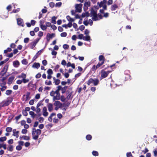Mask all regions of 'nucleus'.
Returning a JSON list of instances; mask_svg holds the SVG:
<instances>
[{
	"label": "nucleus",
	"instance_id": "obj_1",
	"mask_svg": "<svg viewBox=\"0 0 157 157\" xmlns=\"http://www.w3.org/2000/svg\"><path fill=\"white\" fill-rule=\"evenodd\" d=\"M51 96L53 97V100L55 101L56 100H59L60 99V94L58 90L55 91H52L50 93Z\"/></svg>",
	"mask_w": 157,
	"mask_h": 157
},
{
	"label": "nucleus",
	"instance_id": "obj_2",
	"mask_svg": "<svg viewBox=\"0 0 157 157\" xmlns=\"http://www.w3.org/2000/svg\"><path fill=\"white\" fill-rule=\"evenodd\" d=\"M41 133V131L39 129H36L35 128H33V129L32 135L33 137V138L35 140H36L38 137V136Z\"/></svg>",
	"mask_w": 157,
	"mask_h": 157
},
{
	"label": "nucleus",
	"instance_id": "obj_3",
	"mask_svg": "<svg viewBox=\"0 0 157 157\" xmlns=\"http://www.w3.org/2000/svg\"><path fill=\"white\" fill-rule=\"evenodd\" d=\"M99 83V81L98 79H93L92 78H90L88 81L87 84L88 85H90L93 83L94 85H97Z\"/></svg>",
	"mask_w": 157,
	"mask_h": 157
},
{
	"label": "nucleus",
	"instance_id": "obj_4",
	"mask_svg": "<svg viewBox=\"0 0 157 157\" xmlns=\"http://www.w3.org/2000/svg\"><path fill=\"white\" fill-rule=\"evenodd\" d=\"M82 4H77L75 6V11L78 13H81L82 11Z\"/></svg>",
	"mask_w": 157,
	"mask_h": 157
},
{
	"label": "nucleus",
	"instance_id": "obj_5",
	"mask_svg": "<svg viewBox=\"0 0 157 157\" xmlns=\"http://www.w3.org/2000/svg\"><path fill=\"white\" fill-rule=\"evenodd\" d=\"M0 103L2 104V107L6 106L9 105L10 104V100L9 99H8L6 100H5L3 101Z\"/></svg>",
	"mask_w": 157,
	"mask_h": 157
},
{
	"label": "nucleus",
	"instance_id": "obj_6",
	"mask_svg": "<svg viewBox=\"0 0 157 157\" xmlns=\"http://www.w3.org/2000/svg\"><path fill=\"white\" fill-rule=\"evenodd\" d=\"M54 105L56 106L55 108V110H57L62 106V104L59 101H56L54 103Z\"/></svg>",
	"mask_w": 157,
	"mask_h": 157
},
{
	"label": "nucleus",
	"instance_id": "obj_7",
	"mask_svg": "<svg viewBox=\"0 0 157 157\" xmlns=\"http://www.w3.org/2000/svg\"><path fill=\"white\" fill-rule=\"evenodd\" d=\"M17 21L18 25L21 26L22 27H24L25 26V24L22 19L18 18L17 19Z\"/></svg>",
	"mask_w": 157,
	"mask_h": 157
},
{
	"label": "nucleus",
	"instance_id": "obj_8",
	"mask_svg": "<svg viewBox=\"0 0 157 157\" xmlns=\"http://www.w3.org/2000/svg\"><path fill=\"white\" fill-rule=\"evenodd\" d=\"M90 5V1L86 2L84 5L83 9L84 10H86L88 8V7H89Z\"/></svg>",
	"mask_w": 157,
	"mask_h": 157
},
{
	"label": "nucleus",
	"instance_id": "obj_9",
	"mask_svg": "<svg viewBox=\"0 0 157 157\" xmlns=\"http://www.w3.org/2000/svg\"><path fill=\"white\" fill-rule=\"evenodd\" d=\"M109 71L106 72L104 70H102L101 71V77L103 78H105L106 77Z\"/></svg>",
	"mask_w": 157,
	"mask_h": 157
},
{
	"label": "nucleus",
	"instance_id": "obj_10",
	"mask_svg": "<svg viewBox=\"0 0 157 157\" xmlns=\"http://www.w3.org/2000/svg\"><path fill=\"white\" fill-rule=\"evenodd\" d=\"M43 112V115L44 117H47L48 114V113L47 112V109L46 107H43L42 110Z\"/></svg>",
	"mask_w": 157,
	"mask_h": 157
},
{
	"label": "nucleus",
	"instance_id": "obj_11",
	"mask_svg": "<svg viewBox=\"0 0 157 157\" xmlns=\"http://www.w3.org/2000/svg\"><path fill=\"white\" fill-rule=\"evenodd\" d=\"M107 3V1L106 0H103L101 1L100 2H98L97 4L99 5V7L101 8L104 6L105 4Z\"/></svg>",
	"mask_w": 157,
	"mask_h": 157
},
{
	"label": "nucleus",
	"instance_id": "obj_12",
	"mask_svg": "<svg viewBox=\"0 0 157 157\" xmlns=\"http://www.w3.org/2000/svg\"><path fill=\"white\" fill-rule=\"evenodd\" d=\"M30 93L28 92L24 95L23 99L25 101L29 100L30 99L29 96Z\"/></svg>",
	"mask_w": 157,
	"mask_h": 157
},
{
	"label": "nucleus",
	"instance_id": "obj_13",
	"mask_svg": "<svg viewBox=\"0 0 157 157\" xmlns=\"http://www.w3.org/2000/svg\"><path fill=\"white\" fill-rule=\"evenodd\" d=\"M55 34L54 33H52V34L48 33L47 35L46 39H52L55 37Z\"/></svg>",
	"mask_w": 157,
	"mask_h": 157
},
{
	"label": "nucleus",
	"instance_id": "obj_14",
	"mask_svg": "<svg viewBox=\"0 0 157 157\" xmlns=\"http://www.w3.org/2000/svg\"><path fill=\"white\" fill-rule=\"evenodd\" d=\"M97 10H95L93 8H92L90 10V16L92 17L97 14Z\"/></svg>",
	"mask_w": 157,
	"mask_h": 157
},
{
	"label": "nucleus",
	"instance_id": "obj_15",
	"mask_svg": "<svg viewBox=\"0 0 157 157\" xmlns=\"http://www.w3.org/2000/svg\"><path fill=\"white\" fill-rule=\"evenodd\" d=\"M13 136H16L17 138L18 137V133L19 132L17 130L15 129H14L13 130Z\"/></svg>",
	"mask_w": 157,
	"mask_h": 157
},
{
	"label": "nucleus",
	"instance_id": "obj_16",
	"mask_svg": "<svg viewBox=\"0 0 157 157\" xmlns=\"http://www.w3.org/2000/svg\"><path fill=\"white\" fill-rule=\"evenodd\" d=\"M40 66V64L38 63H34L32 65V67L34 68L38 69Z\"/></svg>",
	"mask_w": 157,
	"mask_h": 157
},
{
	"label": "nucleus",
	"instance_id": "obj_17",
	"mask_svg": "<svg viewBox=\"0 0 157 157\" xmlns=\"http://www.w3.org/2000/svg\"><path fill=\"white\" fill-rule=\"evenodd\" d=\"M118 8V6L117 4H114L111 6V10L112 11H114L116 10Z\"/></svg>",
	"mask_w": 157,
	"mask_h": 157
},
{
	"label": "nucleus",
	"instance_id": "obj_18",
	"mask_svg": "<svg viewBox=\"0 0 157 157\" xmlns=\"http://www.w3.org/2000/svg\"><path fill=\"white\" fill-rule=\"evenodd\" d=\"M48 110L49 111H51L53 109V105L52 104L50 103H49L48 105Z\"/></svg>",
	"mask_w": 157,
	"mask_h": 157
},
{
	"label": "nucleus",
	"instance_id": "obj_19",
	"mask_svg": "<svg viewBox=\"0 0 157 157\" xmlns=\"http://www.w3.org/2000/svg\"><path fill=\"white\" fill-rule=\"evenodd\" d=\"M92 17V19L94 21H96L99 20V19L98 17L97 14Z\"/></svg>",
	"mask_w": 157,
	"mask_h": 157
},
{
	"label": "nucleus",
	"instance_id": "obj_20",
	"mask_svg": "<svg viewBox=\"0 0 157 157\" xmlns=\"http://www.w3.org/2000/svg\"><path fill=\"white\" fill-rule=\"evenodd\" d=\"M56 114L55 113H52L50 116L48 117V120L50 121L51 122L52 120V118L53 117V116H55Z\"/></svg>",
	"mask_w": 157,
	"mask_h": 157
},
{
	"label": "nucleus",
	"instance_id": "obj_21",
	"mask_svg": "<svg viewBox=\"0 0 157 157\" xmlns=\"http://www.w3.org/2000/svg\"><path fill=\"white\" fill-rule=\"evenodd\" d=\"M57 18V17L55 16L53 17L52 18L51 22L53 24H56V20Z\"/></svg>",
	"mask_w": 157,
	"mask_h": 157
},
{
	"label": "nucleus",
	"instance_id": "obj_22",
	"mask_svg": "<svg viewBox=\"0 0 157 157\" xmlns=\"http://www.w3.org/2000/svg\"><path fill=\"white\" fill-rule=\"evenodd\" d=\"M67 20L69 22H73L75 20L72 18H71L69 16H67L66 17Z\"/></svg>",
	"mask_w": 157,
	"mask_h": 157
},
{
	"label": "nucleus",
	"instance_id": "obj_23",
	"mask_svg": "<svg viewBox=\"0 0 157 157\" xmlns=\"http://www.w3.org/2000/svg\"><path fill=\"white\" fill-rule=\"evenodd\" d=\"M19 62L18 61H15L13 62V65L14 67H17L19 65Z\"/></svg>",
	"mask_w": 157,
	"mask_h": 157
},
{
	"label": "nucleus",
	"instance_id": "obj_24",
	"mask_svg": "<svg viewBox=\"0 0 157 157\" xmlns=\"http://www.w3.org/2000/svg\"><path fill=\"white\" fill-rule=\"evenodd\" d=\"M26 75L24 73H22L21 75H19L18 77L19 78H22V79H24V78H26Z\"/></svg>",
	"mask_w": 157,
	"mask_h": 157
},
{
	"label": "nucleus",
	"instance_id": "obj_25",
	"mask_svg": "<svg viewBox=\"0 0 157 157\" xmlns=\"http://www.w3.org/2000/svg\"><path fill=\"white\" fill-rule=\"evenodd\" d=\"M6 136H3L0 138V142H2L6 140Z\"/></svg>",
	"mask_w": 157,
	"mask_h": 157
},
{
	"label": "nucleus",
	"instance_id": "obj_26",
	"mask_svg": "<svg viewBox=\"0 0 157 157\" xmlns=\"http://www.w3.org/2000/svg\"><path fill=\"white\" fill-rule=\"evenodd\" d=\"M54 82L55 83V84L58 85L59 84L60 81L59 79L54 78Z\"/></svg>",
	"mask_w": 157,
	"mask_h": 157
},
{
	"label": "nucleus",
	"instance_id": "obj_27",
	"mask_svg": "<svg viewBox=\"0 0 157 157\" xmlns=\"http://www.w3.org/2000/svg\"><path fill=\"white\" fill-rule=\"evenodd\" d=\"M29 114L31 116V117L33 118H34L36 114H35L34 113L33 111H30L29 113Z\"/></svg>",
	"mask_w": 157,
	"mask_h": 157
},
{
	"label": "nucleus",
	"instance_id": "obj_28",
	"mask_svg": "<svg viewBox=\"0 0 157 157\" xmlns=\"http://www.w3.org/2000/svg\"><path fill=\"white\" fill-rule=\"evenodd\" d=\"M104 63L103 61H102L101 62H99L98 64L96 65V68H98L101 66Z\"/></svg>",
	"mask_w": 157,
	"mask_h": 157
},
{
	"label": "nucleus",
	"instance_id": "obj_29",
	"mask_svg": "<svg viewBox=\"0 0 157 157\" xmlns=\"http://www.w3.org/2000/svg\"><path fill=\"white\" fill-rule=\"evenodd\" d=\"M99 60L100 61V62H101L102 61H103V63H104V58L102 56H100L99 57Z\"/></svg>",
	"mask_w": 157,
	"mask_h": 157
},
{
	"label": "nucleus",
	"instance_id": "obj_30",
	"mask_svg": "<svg viewBox=\"0 0 157 157\" xmlns=\"http://www.w3.org/2000/svg\"><path fill=\"white\" fill-rule=\"evenodd\" d=\"M62 3L61 2H59L56 3L55 4V6L56 7H60L61 6Z\"/></svg>",
	"mask_w": 157,
	"mask_h": 157
},
{
	"label": "nucleus",
	"instance_id": "obj_31",
	"mask_svg": "<svg viewBox=\"0 0 157 157\" xmlns=\"http://www.w3.org/2000/svg\"><path fill=\"white\" fill-rule=\"evenodd\" d=\"M40 27L41 29L43 30H46L47 29V27L46 25H42L40 26Z\"/></svg>",
	"mask_w": 157,
	"mask_h": 157
},
{
	"label": "nucleus",
	"instance_id": "obj_32",
	"mask_svg": "<svg viewBox=\"0 0 157 157\" xmlns=\"http://www.w3.org/2000/svg\"><path fill=\"white\" fill-rule=\"evenodd\" d=\"M8 66H7V65L5 66L2 70L4 71V72H6L7 70V69L8 68Z\"/></svg>",
	"mask_w": 157,
	"mask_h": 157
},
{
	"label": "nucleus",
	"instance_id": "obj_33",
	"mask_svg": "<svg viewBox=\"0 0 157 157\" xmlns=\"http://www.w3.org/2000/svg\"><path fill=\"white\" fill-rule=\"evenodd\" d=\"M22 63L23 64L26 65L28 63V62L25 59H23L21 61Z\"/></svg>",
	"mask_w": 157,
	"mask_h": 157
},
{
	"label": "nucleus",
	"instance_id": "obj_34",
	"mask_svg": "<svg viewBox=\"0 0 157 157\" xmlns=\"http://www.w3.org/2000/svg\"><path fill=\"white\" fill-rule=\"evenodd\" d=\"M47 72L48 75H51L53 73V71H52V70L51 69H48L47 71Z\"/></svg>",
	"mask_w": 157,
	"mask_h": 157
},
{
	"label": "nucleus",
	"instance_id": "obj_35",
	"mask_svg": "<svg viewBox=\"0 0 157 157\" xmlns=\"http://www.w3.org/2000/svg\"><path fill=\"white\" fill-rule=\"evenodd\" d=\"M27 132V130L25 129H22L21 131V133L23 134H26Z\"/></svg>",
	"mask_w": 157,
	"mask_h": 157
},
{
	"label": "nucleus",
	"instance_id": "obj_36",
	"mask_svg": "<svg viewBox=\"0 0 157 157\" xmlns=\"http://www.w3.org/2000/svg\"><path fill=\"white\" fill-rule=\"evenodd\" d=\"M67 35V33L66 32H63L61 33L60 36L62 37H66Z\"/></svg>",
	"mask_w": 157,
	"mask_h": 157
},
{
	"label": "nucleus",
	"instance_id": "obj_37",
	"mask_svg": "<svg viewBox=\"0 0 157 157\" xmlns=\"http://www.w3.org/2000/svg\"><path fill=\"white\" fill-rule=\"evenodd\" d=\"M55 5V3L53 2H51L49 3L50 6L52 8H53L54 6Z\"/></svg>",
	"mask_w": 157,
	"mask_h": 157
},
{
	"label": "nucleus",
	"instance_id": "obj_38",
	"mask_svg": "<svg viewBox=\"0 0 157 157\" xmlns=\"http://www.w3.org/2000/svg\"><path fill=\"white\" fill-rule=\"evenodd\" d=\"M98 17L99 19V20L100 19H102L103 18V16L100 13H98V14H97Z\"/></svg>",
	"mask_w": 157,
	"mask_h": 157
},
{
	"label": "nucleus",
	"instance_id": "obj_39",
	"mask_svg": "<svg viewBox=\"0 0 157 157\" xmlns=\"http://www.w3.org/2000/svg\"><path fill=\"white\" fill-rule=\"evenodd\" d=\"M38 120L40 123H42L44 121V118L42 117H40L39 118Z\"/></svg>",
	"mask_w": 157,
	"mask_h": 157
},
{
	"label": "nucleus",
	"instance_id": "obj_40",
	"mask_svg": "<svg viewBox=\"0 0 157 157\" xmlns=\"http://www.w3.org/2000/svg\"><path fill=\"white\" fill-rule=\"evenodd\" d=\"M22 82L24 83H26L28 82L29 81V80L28 79H26V78H24L23 79H22Z\"/></svg>",
	"mask_w": 157,
	"mask_h": 157
},
{
	"label": "nucleus",
	"instance_id": "obj_41",
	"mask_svg": "<svg viewBox=\"0 0 157 157\" xmlns=\"http://www.w3.org/2000/svg\"><path fill=\"white\" fill-rule=\"evenodd\" d=\"M36 21L35 20H32L31 21V24L32 25L34 26L35 25Z\"/></svg>",
	"mask_w": 157,
	"mask_h": 157
},
{
	"label": "nucleus",
	"instance_id": "obj_42",
	"mask_svg": "<svg viewBox=\"0 0 157 157\" xmlns=\"http://www.w3.org/2000/svg\"><path fill=\"white\" fill-rule=\"evenodd\" d=\"M61 64L63 66H65L67 65L66 62L64 60H62L61 62Z\"/></svg>",
	"mask_w": 157,
	"mask_h": 157
},
{
	"label": "nucleus",
	"instance_id": "obj_43",
	"mask_svg": "<svg viewBox=\"0 0 157 157\" xmlns=\"http://www.w3.org/2000/svg\"><path fill=\"white\" fill-rule=\"evenodd\" d=\"M22 113L23 115L25 116H26L28 115L27 113L25 110H23L22 111Z\"/></svg>",
	"mask_w": 157,
	"mask_h": 157
},
{
	"label": "nucleus",
	"instance_id": "obj_44",
	"mask_svg": "<svg viewBox=\"0 0 157 157\" xmlns=\"http://www.w3.org/2000/svg\"><path fill=\"white\" fill-rule=\"evenodd\" d=\"M85 28L83 25H81L79 27V29L81 31H82Z\"/></svg>",
	"mask_w": 157,
	"mask_h": 157
},
{
	"label": "nucleus",
	"instance_id": "obj_45",
	"mask_svg": "<svg viewBox=\"0 0 157 157\" xmlns=\"http://www.w3.org/2000/svg\"><path fill=\"white\" fill-rule=\"evenodd\" d=\"M51 25H52L51 23L48 22H46V25L47 26V27L51 26Z\"/></svg>",
	"mask_w": 157,
	"mask_h": 157
},
{
	"label": "nucleus",
	"instance_id": "obj_46",
	"mask_svg": "<svg viewBox=\"0 0 157 157\" xmlns=\"http://www.w3.org/2000/svg\"><path fill=\"white\" fill-rule=\"evenodd\" d=\"M63 75L64 76V77L66 78H68L69 76V75L68 73H64V74H63Z\"/></svg>",
	"mask_w": 157,
	"mask_h": 157
},
{
	"label": "nucleus",
	"instance_id": "obj_47",
	"mask_svg": "<svg viewBox=\"0 0 157 157\" xmlns=\"http://www.w3.org/2000/svg\"><path fill=\"white\" fill-rule=\"evenodd\" d=\"M42 63L44 66H46L47 64V62L46 60H44L42 61Z\"/></svg>",
	"mask_w": 157,
	"mask_h": 157
},
{
	"label": "nucleus",
	"instance_id": "obj_48",
	"mask_svg": "<svg viewBox=\"0 0 157 157\" xmlns=\"http://www.w3.org/2000/svg\"><path fill=\"white\" fill-rule=\"evenodd\" d=\"M83 39H90V36L88 35H86L83 38Z\"/></svg>",
	"mask_w": 157,
	"mask_h": 157
},
{
	"label": "nucleus",
	"instance_id": "obj_49",
	"mask_svg": "<svg viewBox=\"0 0 157 157\" xmlns=\"http://www.w3.org/2000/svg\"><path fill=\"white\" fill-rule=\"evenodd\" d=\"M92 138L91 136L90 135H87L86 136V139L88 140H90Z\"/></svg>",
	"mask_w": 157,
	"mask_h": 157
},
{
	"label": "nucleus",
	"instance_id": "obj_50",
	"mask_svg": "<svg viewBox=\"0 0 157 157\" xmlns=\"http://www.w3.org/2000/svg\"><path fill=\"white\" fill-rule=\"evenodd\" d=\"M22 148V147L21 146L19 145L17 146L16 147V149L18 150H21Z\"/></svg>",
	"mask_w": 157,
	"mask_h": 157
},
{
	"label": "nucleus",
	"instance_id": "obj_51",
	"mask_svg": "<svg viewBox=\"0 0 157 157\" xmlns=\"http://www.w3.org/2000/svg\"><path fill=\"white\" fill-rule=\"evenodd\" d=\"M51 27L54 30H56L57 29V27L54 25H52Z\"/></svg>",
	"mask_w": 157,
	"mask_h": 157
},
{
	"label": "nucleus",
	"instance_id": "obj_52",
	"mask_svg": "<svg viewBox=\"0 0 157 157\" xmlns=\"http://www.w3.org/2000/svg\"><path fill=\"white\" fill-rule=\"evenodd\" d=\"M92 154L93 155L95 156H97L98 155V152L95 151H94L92 152Z\"/></svg>",
	"mask_w": 157,
	"mask_h": 157
},
{
	"label": "nucleus",
	"instance_id": "obj_53",
	"mask_svg": "<svg viewBox=\"0 0 157 157\" xmlns=\"http://www.w3.org/2000/svg\"><path fill=\"white\" fill-rule=\"evenodd\" d=\"M113 0H109L107 3V4L108 5H112L113 3Z\"/></svg>",
	"mask_w": 157,
	"mask_h": 157
},
{
	"label": "nucleus",
	"instance_id": "obj_54",
	"mask_svg": "<svg viewBox=\"0 0 157 157\" xmlns=\"http://www.w3.org/2000/svg\"><path fill=\"white\" fill-rule=\"evenodd\" d=\"M38 34L39 36L41 37L43 36V33L42 32L40 31L38 32Z\"/></svg>",
	"mask_w": 157,
	"mask_h": 157
},
{
	"label": "nucleus",
	"instance_id": "obj_55",
	"mask_svg": "<svg viewBox=\"0 0 157 157\" xmlns=\"http://www.w3.org/2000/svg\"><path fill=\"white\" fill-rule=\"evenodd\" d=\"M22 138L24 139L28 140L29 139V137L26 136H22Z\"/></svg>",
	"mask_w": 157,
	"mask_h": 157
},
{
	"label": "nucleus",
	"instance_id": "obj_56",
	"mask_svg": "<svg viewBox=\"0 0 157 157\" xmlns=\"http://www.w3.org/2000/svg\"><path fill=\"white\" fill-rule=\"evenodd\" d=\"M57 54V52L54 51L52 50V54L53 56H56Z\"/></svg>",
	"mask_w": 157,
	"mask_h": 157
},
{
	"label": "nucleus",
	"instance_id": "obj_57",
	"mask_svg": "<svg viewBox=\"0 0 157 157\" xmlns=\"http://www.w3.org/2000/svg\"><path fill=\"white\" fill-rule=\"evenodd\" d=\"M19 10H20V9L19 8H18L16 10H13V12H12L11 13H17V12H18V11H19Z\"/></svg>",
	"mask_w": 157,
	"mask_h": 157
},
{
	"label": "nucleus",
	"instance_id": "obj_58",
	"mask_svg": "<svg viewBox=\"0 0 157 157\" xmlns=\"http://www.w3.org/2000/svg\"><path fill=\"white\" fill-rule=\"evenodd\" d=\"M68 45L66 44H64L63 45V48L65 49H67L68 48Z\"/></svg>",
	"mask_w": 157,
	"mask_h": 157
},
{
	"label": "nucleus",
	"instance_id": "obj_59",
	"mask_svg": "<svg viewBox=\"0 0 157 157\" xmlns=\"http://www.w3.org/2000/svg\"><path fill=\"white\" fill-rule=\"evenodd\" d=\"M83 23L84 25L86 26H87L89 24V23L88 22V21L87 20L86 21H84Z\"/></svg>",
	"mask_w": 157,
	"mask_h": 157
},
{
	"label": "nucleus",
	"instance_id": "obj_60",
	"mask_svg": "<svg viewBox=\"0 0 157 157\" xmlns=\"http://www.w3.org/2000/svg\"><path fill=\"white\" fill-rule=\"evenodd\" d=\"M6 78V77H0V80L2 82H3Z\"/></svg>",
	"mask_w": 157,
	"mask_h": 157
},
{
	"label": "nucleus",
	"instance_id": "obj_61",
	"mask_svg": "<svg viewBox=\"0 0 157 157\" xmlns=\"http://www.w3.org/2000/svg\"><path fill=\"white\" fill-rule=\"evenodd\" d=\"M154 155L155 156H157V151L156 149H155L153 151Z\"/></svg>",
	"mask_w": 157,
	"mask_h": 157
},
{
	"label": "nucleus",
	"instance_id": "obj_62",
	"mask_svg": "<svg viewBox=\"0 0 157 157\" xmlns=\"http://www.w3.org/2000/svg\"><path fill=\"white\" fill-rule=\"evenodd\" d=\"M58 29L59 32H62L63 31V28L61 26H59L58 27Z\"/></svg>",
	"mask_w": 157,
	"mask_h": 157
},
{
	"label": "nucleus",
	"instance_id": "obj_63",
	"mask_svg": "<svg viewBox=\"0 0 157 157\" xmlns=\"http://www.w3.org/2000/svg\"><path fill=\"white\" fill-rule=\"evenodd\" d=\"M67 25V27L69 28L71 27L72 25L71 22H69Z\"/></svg>",
	"mask_w": 157,
	"mask_h": 157
},
{
	"label": "nucleus",
	"instance_id": "obj_64",
	"mask_svg": "<svg viewBox=\"0 0 157 157\" xmlns=\"http://www.w3.org/2000/svg\"><path fill=\"white\" fill-rule=\"evenodd\" d=\"M127 157H132V155L131 152L128 153L127 154Z\"/></svg>",
	"mask_w": 157,
	"mask_h": 157
}]
</instances>
